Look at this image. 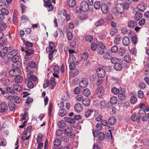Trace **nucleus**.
I'll list each match as a JSON object with an SVG mask.
<instances>
[{
	"mask_svg": "<svg viewBox=\"0 0 149 149\" xmlns=\"http://www.w3.org/2000/svg\"><path fill=\"white\" fill-rule=\"evenodd\" d=\"M137 102V99L136 97L132 96L131 97L130 100V102L131 104H134L136 103Z\"/></svg>",
	"mask_w": 149,
	"mask_h": 149,
	"instance_id": "obj_46",
	"label": "nucleus"
},
{
	"mask_svg": "<svg viewBox=\"0 0 149 149\" xmlns=\"http://www.w3.org/2000/svg\"><path fill=\"white\" fill-rule=\"evenodd\" d=\"M142 17V14L139 12H137L135 14L134 18L135 20L138 21Z\"/></svg>",
	"mask_w": 149,
	"mask_h": 149,
	"instance_id": "obj_40",
	"label": "nucleus"
},
{
	"mask_svg": "<svg viewBox=\"0 0 149 149\" xmlns=\"http://www.w3.org/2000/svg\"><path fill=\"white\" fill-rule=\"evenodd\" d=\"M117 101V99L116 97L115 96L112 97L110 100L111 103L113 104H116Z\"/></svg>",
	"mask_w": 149,
	"mask_h": 149,
	"instance_id": "obj_53",
	"label": "nucleus"
},
{
	"mask_svg": "<svg viewBox=\"0 0 149 149\" xmlns=\"http://www.w3.org/2000/svg\"><path fill=\"white\" fill-rule=\"evenodd\" d=\"M69 61L70 62H74L75 61V58L73 54L70 55L69 58Z\"/></svg>",
	"mask_w": 149,
	"mask_h": 149,
	"instance_id": "obj_63",
	"label": "nucleus"
},
{
	"mask_svg": "<svg viewBox=\"0 0 149 149\" xmlns=\"http://www.w3.org/2000/svg\"><path fill=\"white\" fill-rule=\"evenodd\" d=\"M68 136H68V135L64 133L62 134V137L61 138L62 139L63 141L65 142H67L69 140Z\"/></svg>",
	"mask_w": 149,
	"mask_h": 149,
	"instance_id": "obj_35",
	"label": "nucleus"
},
{
	"mask_svg": "<svg viewBox=\"0 0 149 149\" xmlns=\"http://www.w3.org/2000/svg\"><path fill=\"white\" fill-rule=\"evenodd\" d=\"M67 38L68 40H71L73 38V35L72 33L70 31H68L67 33Z\"/></svg>",
	"mask_w": 149,
	"mask_h": 149,
	"instance_id": "obj_44",
	"label": "nucleus"
},
{
	"mask_svg": "<svg viewBox=\"0 0 149 149\" xmlns=\"http://www.w3.org/2000/svg\"><path fill=\"white\" fill-rule=\"evenodd\" d=\"M140 116L139 114V113L136 114L135 113H134L131 117V119L132 121H136L138 123L140 122Z\"/></svg>",
	"mask_w": 149,
	"mask_h": 149,
	"instance_id": "obj_14",
	"label": "nucleus"
},
{
	"mask_svg": "<svg viewBox=\"0 0 149 149\" xmlns=\"http://www.w3.org/2000/svg\"><path fill=\"white\" fill-rule=\"evenodd\" d=\"M93 109H88L86 111L85 113L86 117L88 118L93 114Z\"/></svg>",
	"mask_w": 149,
	"mask_h": 149,
	"instance_id": "obj_38",
	"label": "nucleus"
},
{
	"mask_svg": "<svg viewBox=\"0 0 149 149\" xmlns=\"http://www.w3.org/2000/svg\"><path fill=\"white\" fill-rule=\"evenodd\" d=\"M146 8V6L144 3L139 4L137 7L138 10L142 12H143Z\"/></svg>",
	"mask_w": 149,
	"mask_h": 149,
	"instance_id": "obj_17",
	"label": "nucleus"
},
{
	"mask_svg": "<svg viewBox=\"0 0 149 149\" xmlns=\"http://www.w3.org/2000/svg\"><path fill=\"white\" fill-rule=\"evenodd\" d=\"M88 84L87 79L86 78H82L79 82V86L81 88H84L87 86Z\"/></svg>",
	"mask_w": 149,
	"mask_h": 149,
	"instance_id": "obj_9",
	"label": "nucleus"
},
{
	"mask_svg": "<svg viewBox=\"0 0 149 149\" xmlns=\"http://www.w3.org/2000/svg\"><path fill=\"white\" fill-rule=\"evenodd\" d=\"M17 53V51L13 50L9 52L7 55V56L8 58H10L15 56Z\"/></svg>",
	"mask_w": 149,
	"mask_h": 149,
	"instance_id": "obj_19",
	"label": "nucleus"
},
{
	"mask_svg": "<svg viewBox=\"0 0 149 149\" xmlns=\"http://www.w3.org/2000/svg\"><path fill=\"white\" fill-rule=\"evenodd\" d=\"M111 51L114 53H116L118 50V47L116 45H114L111 48Z\"/></svg>",
	"mask_w": 149,
	"mask_h": 149,
	"instance_id": "obj_57",
	"label": "nucleus"
},
{
	"mask_svg": "<svg viewBox=\"0 0 149 149\" xmlns=\"http://www.w3.org/2000/svg\"><path fill=\"white\" fill-rule=\"evenodd\" d=\"M68 6L70 7H73L76 4V1L74 0H68Z\"/></svg>",
	"mask_w": 149,
	"mask_h": 149,
	"instance_id": "obj_36",
	"label": "nucleus"
},
{
	"mask_svg": "<svg viewBox=\"0 0 149 149\" xmlns=\"http://www.w3.org/2000/svg\"><path fill=\"white\" fill-rule=\"evenodd\" d=\"M53 143L54 146L58 147L61 145V140L56 139L54 140Z\"/></svg>",
	"mask_w": 149,
	"mask_h": 149,
	"instance_id": "obj_34",
	"label": "nucleus"
},
{
	"mask_svg": "<svg viewBox=\"0 0 149 149\" xmlns=\"http://www.w3.org/2000/svg\"><path fill=\"white\" fill-rule=\"evenodd\" d=\"M27 79H26L25 82L26 83H27V86L30 88H32L33 87V84L32 80L34 82L37 80L36 77L33 75V72L31 71H29L27 72Z\"/></svg>",
	"mask_w": 149,
	"mask_h": 149,
	"instance_id": "obj_2",
	"label": "nucleus"
},
{
	"mask_svg": "<svg viewBox=\"0 0 149 149\" xmlns=\"http://www.w3.org/2000/svg\"><path fill=\"white\" fill-rule=\"evenodd\" d=\"M49 46L46 48L47 52H48V50H53L55 49V45L54 43L52 42H49Z\"/></svg>",
	"mask_w": 149,
	"mask_h": 149,
	"instance_id": "obj_23",
	"label": "nucleus"
},
{
	"mask_svg": "<svg viewBox=\"0 0 149 149\" xmlns=\"http://www.w3.org/2000/svg\"><path fill=\"white\" fill-rule=\"evenodd\" d=\"M83 94L84 96L88 97L90 95L91 92L87 88H85L83 91Z\"/></svg>",
	"mask_w": 149,
	"mask_h": 149,
	"instance_id": "obj_42",
	"label": "nucleus"
},
{
	"mask_svg": "<svg viewBox=\"0 0 149 149\" xmlns=\"http://www.w3.org/2000/svg\"><path fill=\"white\" fill-rule=\"evenodd\" d=\"M94 116L96 120L98 122L100 121L102 119V116L98 113V111L97 110L95 111Z\"/></svg>",
	"mask_w": 149,
	"mask_h": 149,
	"instance_id": "obj_18",
	"label": "nucleus"
},
{
	"mask_svg": "<svg viewBox=\"0 0 149 149\" xmlns=\"http://www.w3.org/2000/svg\"><path fill=\"white\" fill-rule=\"evenodd\" d=\"M19 59V57L18 55L17 54L15 56L13 57L12 58L11 60L13 62L15 63L14 64V65L15 66H17L18 65V64H19V62H18V61Z\"/></svg>",
	"mask_w": 149,
	"mask_h": 149,
	"instance_id": "obj_16",
	"label": "nucleus"
},
{
	"mask_svg": "<svg viewBox=\"0 0 149 149\" xmlns=\"http://www.w3.org/2000/svg\"><path fill=\"white\" fill-rule=\"evenodd\" d=\"M100 108L102 109H104L106 107L107 104L105 100H102L100 103Z\"/></svg>",
	"mask_w": 149,
	"mask_h": 149,
	"instance_id": "obj_50",
	"label": "nucleus"
},
{
	"mask_svg": "<svg viewBox=\"0 0 149 149\" xmlns=\"http://www.w3.org/2000/svg\"><path fill=\"white\" fill-rule=\"evenodd\" d=\"M129 39L126 36L124 37L123 39V42L124 45L128 46L130 43Z\"/></svg>",
	"mask_w": 149,
	"mask_h": 149,
	"instance_id": "obj_25",
	"label": "nucleus"
},
{
	"mask_svg": "<svg viewBox=\"0 0 149 149\" xmlns=\"http://www.w3.org/2000/svg\"><path fill=\"white\" fill-rule=\"evenodd\" d=\"M64 130L66 133H67L66 134L68 135L71 138H73L74 137V134L72 133V129L71 127H66V128H65Z\"/></svg>",
	"mask_w": 149,
	"mask_h": 149,
	"instance_id": "obj_13",
	"label": "nucleus"
},
{
	"mask_svg": "<svg viewBox=\"0 0 149 149\" xmlns=\"http://www.w3.org/2000/svg\"><path fill=\"white\" fill-rule=\"evenodd\" d=\"M89 9V4L87 3L86 2L83 1L81 3L80 10L82 11L86 12Z\"/></svg>",
	"mask_w": 149,
	"mask_h": 149,
	"instance_id": "obj_6",
	"label": "nucleus"
},
{
	"mask_svg": "<svg viewBox=\"0 0 149 149\" xmlns=\"http://www.w3.org/2000/svg\"><path fill=\"white\" fill-rule=\"evenodd\" d=\"M8 51V49L7 47H5L1 51L2 52V56H5Z\"/></svg>",
	"mask_w": 149,
	"mask_h": 149,
	"instance_id": "obj_60",
	"label": "nucleus"
},
{
	"mask_svg": "<svg viewBox=\"0 0 149 149\" xmlns=\"http://www.w3.org/2000/svg\"><path fill=\"white\" fill-rule=\"evenodd\" d=\"M24 52L26 53V54L24 56L25 59L28 60H30L31 58V55L33 54L34 51L32 49H29L27 50H25Z\"/></svg>",
	"mask_w": 149,
	"mask_h": 149,
	"instance_id": "obj_7",
	"label": "nucleus"
},
{
	"mask_svg": "<svg viewBox=\"0 0 149 149\" xmlns=\"http://www.w3.org/2000/svg\"><path fill=\"white\" fill-rule=\"evenodd\" d=\"M105 23L104 20L102 18H101L98 20L95 23V25L96 26L102 25L104 24Z\"/></svg>",
	"mask_w": 149,
	"mask_h": 149,
	"instance_id": "obj_26",
	"label": "nucleus"
},
{
	"mask_svg": "<svg viewBox=\"0 0 149 149\" xmlns=\"http://www.w3.org/2000/svg\"><path fill=\"white\" fill-rule=\"evenodd\" d=\"M137 25V22L134 20H130L127 23V26L130 28H134Z\"/></svg>",
	"mask_w": 149,
	"mask_h": 149,
	"instance_id": "obj_20",
	"label": "nucleus"
},
{
	"mask_svg": "<svg viewBox=\"0 0 149 149\" xmlns=\"http://www.w3.org/2000/svg\"><path fill=\"white\" fill-rule=\"evenodd\" d=\"M13 88L14 90L17 92H19L22 90V87L21 86L17 84H14L13 86Z\"/></svg>",
	"mask_w": 149,
	"mask_h": 149,
	"instance_id": "obj_32",
	"label": "nucleus"
},
{
	"mask_svg": "<svg viewBox=\"0 0 149 149\" xmlns=\"http://www.w3.org/2000/svg\"><path fill=\"white\" fill-rule=\"evenodd\" d=\"M114 68L117 71H120L122 68V66L120 64L118 63L114 65Z\"/></svg>",
	"mask_w": 149,
	"mask_h": 149,
	"instance_id": "obj_37",
	"label": "nucleus"
},
{
	"mask_svg": "<svg viewBox=\"0 0 149 149\" xmlns=\"http://www.w3.org/2000/svg\"><path fill=\"white\" fill-rule=\"evenodd\" d=\"M76 100L78 102L82 101L84 99L83 96L80 95H77L76 97Z\"/></svg>",
	"mask_w": 149,
	"mask_h": 149,
	"instance_id": "obj_62",
	"label": "nucleus"
},
{
	"mask_svg": "<svg viewBox=\"0 0 149 149\" xmlns=\"http://www.w3.org/2000/svg\"><path fill=\"white\" fill-rule=\"evenodd\" d=\"M1 109L3 111H7L8 109V106L4 102H3L1 104Z\"/></svg>",
	"mask_w": 149,
	"mask_h": 149,
	"instance_id": "obj_45",
	"label": "nucleus"
},
{
	"mask_svg": "<svg viewBox=\"0 0 149 149\" xmlns=\"http://www.w3.org/2000/svg\"><path fill=\"white\" fill-rule=\"evenodd\" d=\"M81 116L79 115H75L74 116V118L66 117L64 118V120L68 123L70 124L71 126L76 127L78 125V120L81 119Z\"/></svg>",
	"mask_w": 149,
	"mask_h": 149,
	"instance_id": "obj_1",
	"label": "nucleus"
},
{
	"mask_svg": "<svg viewBox=\"0 0 149 149\" xmlns=\"http://www.w3.org/2000/svg\"><path fill=\"white\" fill-rule=\"evenodd\" d=\"M94 7L96 9H100L101 7L100 2L99 1H95L94 4Z\"/></svg>",
	"mask_w": 149,
	"mask_h": 149,
	"instance_id": "obj_49",
	"label": "nucleus"
},
{
	"mask_svg": "<svg viewBox=\"0 0 149 149\" xmlns=\"http://www.w3.org/2000/svg\"><path fill=\"white\" fill-rule=\"evenodd\" d=\"M108 122L109 125H113L116 123V120L114 117H111L109 119Z\"/></svg>",
	"mask_w": 149,
	"mask_h": 149,
	"instance_id": "obj_28",
	"label": "nucleus"
},
{
	"mask_svg": "<svg viewBox=\"0 0 149 149\" xmlns=\"http://www.w3.org/2000/svg\"><path fill=\"white\" fill-rule=\"evenodd\" d=\"M125 54V49L122 48H120L119 50V55L123 56Z\"/></svg>",
	"mask_w": 149,
	"mask_h": 149,
	"instance_id": "obj_55",
	"label": "nucleus"
},
{
	"mask_svg": "<svg viewBox=\"0 0 149 149\" xmlns=\"http://www.w3.org/2000/svg\"><path fill=\"white\" fill-rule=\"evenodd\" d=\"M48 52H49L48 54V57L49 59L52 60L53 58V55L54 54V53L55 52H56L57 50L56 49H53V50H48Z\"/></svg>",
	"mask_w": 149,
	"mask_h": 149,
	"instance_id": "obj_31",
	"label": "nucleus"
},
{
	"mask_svg": "<svg viewBox=\"0 0 149 149\" xmlns=\"http://www.w3.org/2000/svg\"><path fill=\"white\" fill-rule=\"evenodd\" d=\"M1 13L3 14V15H7L9 13L8 10L7 8H2L1 9Z\"/></svg>",
	"mask_w": 149,
	"mask_h": 149,
	"instance_id": "obj_56",
	"label": "nucleus"
},
{
	"mask_svg": "<svg viewBox=\"0 0 149 149\" xmlns=\"http://www.w3.org/2000/svg\"><path fill=\"white\" fill-rule=\"evenodd\" d=\"M7 143L5 139L0 138V146H5Z\"/></svg>",
	"mask_w": 149,
	"mask_h": 149,
	"instance_id": "obj_54",
	"label": "nucleus"
},
{
	"mask_svg": "<svg viewBox=\"0 0 149 149\" xmlns=\"http://www.w3.org/2000/svg\"><path fill=\"white\" fill-rule=\"evenodd\" d=\"M43 137V135L40 133L38 134L37 139V141L38 143L40 142L42 140Z\"/></svg>",
	"mask_w": 149,
	"mask_h": 149,
	"instance_id": "obj_61",
	"label": "nucleus"
},
{
	"mask_svg": "<svg viewBox=\"0 0 149 149\" xmlns=\"http://www.w3.org/2000/svg\"><path fill=\"white\" fill-rule=\"evenodd\" d=\"M116 8L117 12L120 14L123 13L125 10L124 6L121 3H117L116 5Z\"/></svg>",
	"mask_w": 149,
	"mask_h": 149,
	"instance_id": "obj_8",
	"label": "nucleus"
},
{
	"mask_svg": "<svg viewBox=\"0 0 149 149\" xmlns=\"http://www.w3.org/2000/svg\"><path fill=\"white\" fill-rule=\"evenodd\" d=\"M58 126L61 128H62L65 126V122L63 120L59 121L58 123Z\"/></svg>",
	"mask_w": 149,
	"mask_h": 149,
	"instance_id": "obj_51",
	"label": "nucleus"
},
{
	"mask_svg": "<svg viewBox=\"0 0 149 149\" xmlns=\"http://www.w3.org/2000/svg\"><path fill=\"white\" fill-rule=\"evenodd\" d=\"M118 99L121 101L125 100L126 97L125 95L122 93H120L118 94Z\"/></svg>",
	"mask_w": 149,
	"mask_h": 149,
	"instance_id": "obj_43",
	"label": "nucleus"
},
{
	"mask_svg": "<svg viewBox=\"0 0 149 149\" xmlns=\"http://www.w3.org/2000/svg\"><path fill=\"white\" fill-rule=\"evenodd\" d=\"M106 51V48L102 42H100L98 44L97 49V53L99 55H102Z\"/></svg>",
	"mask_w": 149,
	"mask_h": 149,
	"instance_id": "obj_5",
	"label": "nucleus"
},
{
	"mask_svg": "<svg viewBox=\"0 0 149 149\" xmlns=\"http://www.w3.org/2000/svg\"><path fill=\"white\" fill-rule=\"evenodd\" d=\"M124 61L128 63H130L131 60V57L128 55H125L124 57Z\"/></svg>",
	"mask_w": 149,
	"mask_h": 149,
	"instance_id": "obj_64",
	"label": "nucleus"
},
{
	"mask_svg": "<svg viewBox=\"0 0 149 149\" xmlns=\"http://www.w3.org/2000/svg\"><path fill=\"white\" fill-rule=\"evenodd\" d=\"M66 113V110L64 108H61L59 109L58 115L60 116H63Z\"/></svg>",
	"mask_w": 149,
	"mask_h": 149,
	"instance_id": "obj_24",
	"label": "nucleus"
},
{
	"mask_svg": "<svg viewBox=\"0 0 149 149\" xmlns=\"http://www.w3.org/2000/svg\"><path fill=\"white\" fill-rule=\"evenodd\" d=\"M31 136V134H27L23 132V134L21 136V139L23 140H27L29 139Z\"/></svg>",
	"mask_w": 149,
	"mask_h": 149,
	"instance_id": "obj_27",
	"label": "nucleus"
},
{
	"mask_svg": "<svg viewBox=\"0 0 149 149\" xmlns=\"http://www.w3.org/2000/svg\"><path fill=\"white\" fill-rule=\"evenodd\" d=\"M19 64L18 63L17 66H15L16 68L15 69L11 70L9 71V74L10 75L12 76H15V77L20 74L21 71L19 68L21 66V63H19Z\"/></svg>",
	"mask_w": 149,
	"mask_h": 149,
	"instance_id": "obj_3",
	"label": "nucleus"
},
{
	"mask_svg": "<svg viewBox=\"0 0 149 149\" xmlns=\"http://www.w3.org/2000/svg\"><path fill=\"white\" fill-rule=\"evenodd\" d=\"M104 88L101 86H98L95 91L96 95L99 98H102L104 93Z\"/></svg>",
	"mask_w": 149,
	"mask_h": 149,
	"instance_id": "obj_4",
	"label": "nucleus"
},
{
	"mask_svg": "<svg viewBox=\"0 0 149 149\" xmlns=\"http://www.w3.org/2000/svg\"><path fill=\"white\" fill-rule=\"evenodd\" d=\"M8 107L11 111H13L15 107V104L14 102L11 101H9L8 102Z\"/></svg>",
	"mask_w": 149,
	"mask_h": 149,
	"instance_id": "obj_22",
	"label": "nucleus"
},
{
	"mask_svg": "<svg viewBox=\"0 0 149 149\" xmlns=\"http://www.w3.org/2000/svg\"><path fill=\"white\" fill-rule=\"evenodd\" d=\"M84 105L86 107L89 106L90 103V100L89 98H87L84 99L82 102Z\"/></svg>",
	"mask_w": 149,
	"mask_h": 149,
	"instance_id": "obj_33",
	"label": "nucleus"
},
{
	"mask_svg": "<svg viewBox=\"0 0 149 149\" xmlns=\"http://www.w3.org/2000/svg\"><path fill=\"white\" fill-rule=\"evenodd\" d=\"M110 61L112 63L114 64H115L116 63H118L119 61V60L117 58L113 57L111 58Z\"/></svg>",
	"mask_w": 149,
	"mask_h": 149,
	"instance_id": "obj_52",
	"label": "nucleus"
},
{
	"mask_svg": "<svg viewBox=\"0 0 149 149\" xmlns=\"http://www.w3.org/2000/svg\"><path fill=\"white\" fill-rule=\"evenodd\" d=\"M95 131L93 130V135L95 136H97L98 140L101 141L104 139L105 137L104 133L101 132H99L98 134H97V133L95 134Z\"/></svg>",
	"mask_w": 149,
	"mask_h": 149,
	"instance_id": "obj_11",
	"label": "nucleus"
},
{
	"mask_svg": "<svg viewBox=\"0 0 149 149\" xmlns=\"http://www.w3.org/2000/svg\"><path fill=\"white\" fill-rule=\"evenodd\" d=\"M23 79L22 77L19 75L15 77L14 80L15 82L16 83H20L22 81Z\"/></svg>",
	"mask_w": 149,
	"mask_h": 149,
	"instance_id": "obj_30",
	"label": "nucleus"
},
{
	"mask_svg": "<svg viewBox=\"0 0 149 149\" xmlns=\"http://www.w3.org/2000/svg\"><path fill=\"white\" fill-rule=\"evenodd\" d=\"M10 97V99L13 100L14 99L15 102L17 104L20 103L21 101L20 98L19 97L16 96L15 97L14 96H9L8 98H9Z\"/></svg>",
	"mask_w": 149,
	"mask_h": 149,
	"instance_id": "obj_21",
	"label": "nucleus"
},
{
	"mask_svg": "<svg viewBox=\"0 0 149 149\" xmlns=\"http://www.w3.org/2000/svg\"><path fill=\"white\" fill-rule=\"evenodd\" d=\"M79 73V70L77 69H75L71 71L70 72V74L72 76L74 77L77 75Z\"/></svg>",
	"mask_w": 149,
	"mask_h": 149,
	"instance_id": "obj_39",
	"label": "nucleus"
},
{
	"mask_svg": "<svg viewBox=\"0 0 149 149\" xmlns=\"http://www.w3.org/2000/svg\"><path fill=\"white\" fill-rule=\"evenodd\" d=\"M74 109L77 112H81L83 110V106L80 103L76 104L74 106Z\"/></svg>",
	"mask_w": 149,
	"mask_h": 149,
	"instance_id": "obj_15",
	"label": "nucleus"
},
{
	"mask_svg": "<svg viewBox=\"0 0 149 149\" xmlns=\"http://www.w3.org/2000/svg\"><path fill=\"white\" fill-rule=\"evenodd\" d=\"M121 40V38L120 36H116L114 39V43L116 44H119Z\"/></svg>",
	"mask_w": 149,
	"mask_h": 149,
	"instance_id": "obj_47",
	"label": "nucleus"
},
{
	"mask_svg": "<svg viewBox=\"0 0 149 149\" xmlns=\"http://www.w3.org/2000/svg\"><path fill=\"white\" fill-rule=\"evenodd\" d=\"M138 37L136 35H134L131 38V40L133 44H136L138 41Z\"/></svg>",
	"mask_w": 149,
	"mask_h": 149,
	"instance_id": "obj_48",
	"label": "nucleus"
},
{
	"mask_svg": "<svg viewBox=\"0 0 149 149\" xmlns=\"http://www.w3.org/2000/svg\"><path fill=\"white\" fill-rule=\"evenodd\" d=\"M36 64L35 62L33 61H30L28 65V67L33 68L36 67Z\"/></svg>",
	"mask_w": 149,
	"mask_h": 149,
	"instance_id": "obj_58",
	"label": "nucleus"
},
{
	"mask_svg": "<svg viewBox=\"0 0 149 149\" xmlns=\"http://www.w3.org/2000/svg\"><path fill=\"white\" fill-rule=\"evenodd\" d=\"M96 73L97 76L100 78H103L105 75V71L101 68L97 69Z\"/></svg>",
	"mask_w": 149,
	"mask_h": 149,
	"instance_id": "obj_10",
	"label": "nucleus"
},
{
	"mask_svg": "<svg viewBox=\"0 0 149 149\" xmlns=\"http://www.w3.org/2000/svg\"><path fill=\"white\" fill-rule=\"evenodd\" d=\"M101 8L103 13L106 14L108 13L109 9L108 6L107 5L105 4L102 5Z\"/></svg>",
	"mask_w": 149,
	"mask_h": 149,
	"instance_id": "obj_29",
	"label": "nucleus"
},
{
	"mask_svg": "<svg viewBox=\"0 0 149 149\" xmlns=\"http://www.w3.org/2000/svg\"><path fill=\"white\" fill-rule=\"evenodd\" d=\"M49 85L51 86V89H53L56 85L55 79L54 78H53L52 79L50 80L49 81Z\"/></svg>",
	"mask_w": 149,
	"mask_h": 149,
	"instance_id": "obj_41",
	"label": "nucleus"
},
{
	"mask_svg": "<svg viewBox=\"0 0 149 149\" xmlns=\"http://www.w3.org/2000/svg\"><path fill=\"white\" fill-rule=\"evenodd\" d=\"M139 114L140 115V118L141 117V120L142 121H147L148 120L147 116H146V113L142 109H141L139 111Z\"/></svg>",
	"mask_w": 149,
	"mask_h": 149,
	"instance_id": "obj_12",
	"label": "nucleus"
},
{
	"mask_svg": "<svg viewBox=\"0 0 149 149\" xmlns=\"http://www.w3.org/2000/svg\"><path fill=\"white\" fill-rule=\"evenodd\" d=\"M119 90L116 87H113L111 89L112 92L115 95L118 94L119 92Z\"/></svg>",
	"mask_w": 149,
	"mask_h": 149,
	"instance_id": "obj_59",
	"label": "nucleus"
}]
</instances>
